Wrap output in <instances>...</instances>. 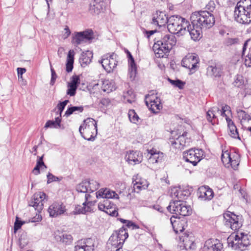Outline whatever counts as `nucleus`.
I'll list each match as a JSON object with an SVG mask.
<instances>
[{"instance_id": "obj_20", "label": "nucleus", "mask_w": 251, "mask_h": 251, "mask_svg": "<svg viewBox=\"0 0 251 251\" xmlns=\"http://www.w3.org/2000/svg\"><path fill=\"white\" fill-rule=\"evenodd\" d=\"M126 53L127 57L128 58L129 68L128 75L131 80H133L136 75V65L135 63L134 58L133 57L131 53L127 50H126Z\"/></svg>"}, {"instance_id": "obj_22", "label": "nucleus", "mask_w": 251, "mask_h": 251, "mask_svg": "<svg viewBox=\"0 0 251 251\" xmlns=\"http://www.w3.org/2000/svg\"><path fill=\"white\" fill-rule=\"evenodd\" d=\"M223 67L220 64H213L208 66L206 74L212 78L219 77L223 73Z\"/></svg>"}, {"instance_id": "obj_61", "label": "nucleus", "mask_w": 251, "mask_h": 251, "mask_svg": "<svg viewBox=\"0 0 251 251\" xmlns=\"http://www.w3.org/2000/svg\"><path fill=\"white\" fill-rule=\"evenodd\" d=\"M233 239L235 243V250L240 249L242 248L241 244H240V240L238 234H236L233 236Z\"/></svg>"}, {"instance_id": "obj_63", "label": "nucleus", "mask_w": 251, "mask_h": 251, "mask_svg": "<svg viewBox=\"0 0 251 251\" xmlns=\"http://www.w3.org/2000/svg\"><path fill=\"white\" fill-rule=\"evenodd\" d=\"M143 187V186L142 185L141 183L136 182L135 183H133L132 191L138 193L142 189Z\"/></svg>"}, {"instance_id": "obj_54", "label": "nucleus", "mask_w": 251, "mask_h": 251, "mask_svg": "<svg viewBox=\"0 0 251 251\" xmlns=\"http://www.w3.org/2000/svg\"><path fill=\"white\" fill-rule=\"evenodd\" d=\"M69 102V100H65L62 102H60L57 105V109L59 112V115H61V113L64 110L66 105Z\"/></svg>"}, {"instance_id": "obj_34", "label": "nucleus", "mask_w": 251, "mask_h": 251, "mask_svg": "<svg viewBox=\"0 0 251 251\" xmlns=\"http://www.w3.org/2000/svg\"><path fill=\"white\" fill-rule=\"evenodd\" d=\"M43 157L44 154L40 157H38L36 165L33 170V173L35 175H37L40 174V169L42 168V167L47 168V166L43 161Z\"/></svg>"}, {"instance_id": "obj_30", "label": "nucleus", "mask_w": 251, "mask_h": 251, "mask_svg": "<svg viewBox=\"0 0 251 251\" xmlns=\"http://www.w3.org/2000/svg\"><path fill=\"white\" fill-rule=\"evenodd\" d=\"M227 124L230 136L232 138L240 139L237 128L233 121L230 118H227Z\"/></svg>"}, {"instance_id": "obj_1", "label": "nucleus", "mask_w": 251, "mask_h": 251, "mask_svg": "<svg viewBox=\"0 0 251 251\" xmlns=\"http://www.w3.org/2000/svg\"><path fill=\"white\" fill-rule=\"evenodd\" d=\"M176 39L173 34H166L154 43L153 50L157 57L162 58L176 45Z\"/></svg>"}, {"instance_id": "obj_44", "label": "nucleus", "mask_w": 251, "mask_h": 251, "mask_svg": "<svg viewBox=\"0 0 251 251\" xmlns=\"http://www.w3.org/2000/svg\"><path fill=\"white\" fill-rule=\"evenodd\" d=\"M170 142L173 147L176 149H182L183 148L181 143H179L178 137H174L170 139Z\"/></svg>"}, {"instance_id": "obj_17", "label": "nucleus", "mask_w": 251, "mask_h": 251, "mask_svg": "<svg viewBox=\"0 0 251 251\" xmlns=\"http://www.w3.org/2000/svg\"><path fill=\"white\" fill-rule=\"evenodd\" d=\"M214 192L208 186H202L199 188L197 192L198 199L201 201H209L214 197Z\"/></svg>"}, {"instance_id": "obj_41", "label": "nucleus", "mask_w": 251, "mask_h": 251, "mask_svg": "<svg viewBox=\"0 0 251 251\" xmlns=\"http://www.w3.org/2000/svg\"><path fill=\"white\" fill-rule=\"evenodd\" d=\"M245 82V81L243 76L241 75H238L236 76V78L234 81L233 84L235 87L242 88L244 86Z\"/></svg>"}, {"instance_id": "obj_5", "label": "nucleus", "mask_w": 251, "mask_h": 251, "mask_svg": "<svg viewBox=\"0 0 251 251\" xmlns=\"http://www.w3.org/2000/svg\"><path fill=\"white\" fill-rule=\"evenodd\" d=\"M79 131L84 139L93 141L97 135V122L92 118H87L80 126Z\"/></svg>"}, {"instance_id": "obj_48", "label": "nucleus", "mask_w": 251, "mask_h": 251, "mask_svg": "<svg viewBox=\"0 0 251 251\" xmlns=\"http://www.w3.org/2000/svg\"><path fill=\"white\" fill-rule=\"evenodd\" d=\"M110 201L108 200H104L103 203H99L98 204V208L100 211H104L107 207L110 206Z\"/></svg>"}, {"instance_id": "obj_15", "label": "nucleus", "mask_w": 251, "mask_h": 251, "mask_svg": "<svg viewBox=\"0 0 251 251\" xmlns=\"http://www.w3.org/2000/svg\"><path fill=\"white\" fill-rule=\"evenodd\" d=\"M94 240L91 238L79 241L75 246V251H94Z\"/></svg>"}, {"instance_id": "obj_55", "label": "nucleus", "mask_w": 251, "mask_h": 251, "mask_svg": "<svg viewBox=\"0 0 251 251\" xmlns=\"http://www.w3.org/2000/svg\"><path fill=\"white\" fill-rule=\"evenodd\" d=\"M24 223L25 222L24 221L19 220V218L16 217L14 226V232L16 233V231L21 227L22 226Z\"/></svg>"}, {"instance_id": "obj_10", "label": "nucleus", "mask_w": 251, "mask_h": 251, "mask_svg": "<svg viewBox=\"0 0 251 251\" xmlns=\"http://www.w3.org/2000/svg\"><path fill=\"white\" fill-rule=\"evenodd\" d=\"M117 55L115 53L106 54L102 57L100 63L107 73H110L117 65Z\"/></svg>"}, {"instance_id": "obj_42", "label": "nucleus", "mask_w": 251, "mask_h": 251, "mask_svg": "<svg viewBox=\"0 0 251 251\" xmlns=\"http://www.w3.org/2000/svg\"><path fill=\"white\" fill-rule=\"evenodd\" d=\"M86 205L84 204V202L82 204V206L81 205H77L75 206V210L73 211L74 214H85L86 212H88L86 210Z\"/></svg>"}, {"instance_id": "obj_9", "label": "nucleus", "mask_w": 251, "mask_h": 251, "mask_svg": "<svg viewBox=\"0 0 251 251\" xmlns=\"http://www.w3.org/2000/svg\"><path fill=\"white\" fill-rule=\"evenodd\" d=\"M224 224L227 227L232 230L236 231L242 226V224L239 222V216L234 213L227 211L224 214Z\"/></svg>"}, {"instance_id": "obj_26", "label": "nucleus", "mask_w": 251, "mask_h": 251, "mask_svg": "<svg viewBox=\"0 0 251 251\" xmlns=\"http://www.w3.org/2000/svg\"><path fill=\"white\" fill-rule=\"evenodd\" d=\"M121 241L112 234L107 243L106 251H115L117 249H121L124 243H121Z\"/></svg>"}, {"instance_id": "obj_58", "label": "nucleus", "mask_w": 251, "mask_h": 251, "mask_svg": "<svg viewBox=\"0 0 251 251\" xmlns=\"http://www.w3.org/2000/svg\"><path fill=\"white\" fill-rule=\"evenodd\" d=\"M50 71H51V80L50 82V84L51 85H53L54 84V82L55 81V80L57 78V75L55 73V72L53 68L52 67L51 64L50 63Z\"/></svg>"}, {"instance_id": "obj_33", "label": "nucleus", "mask_w": 251, "mask_h": 251, "mask_svg": "<svg viewBox=\"0 0 251 251\" xmlns=\"http://www.w3.org/2000/svg\"><path fill=\"white\" fill-rule=\"evenodd\" d=\"M103 91L109 93L115 89L114 82L109 80H105L103 81L101 86Z\"/></svg>"}, {"instance_id": "obj_21", "label": "nucleus", "mask_w": 251, "mask_h": 251, "mask_svg": "<svg viewBox=\"0 0 251 251\" xmlns=\"http://www.w3.org/2000/svg\"><path fill=\"white\" fill-rule=\"evenodd\" d=\"M169 18L167 17L165 13L161 11H156L153 15L151 23L153 25L159 26H162L168 23Z\"/></svg>"}, {"instance_id": "obj_3", "label": "nucleus", "mask_w": 251, "mask_h": 251, "mask_svg": "<svg viewBox=\"0 0 251 251\" xmlns=\"http://www.w3.org/2000/svg\"><path fill=\"white\" fill-rule=\"evenodd\" d=\"M190 19L192 24L199 25L205 30L212 27L215 22L214 15L206 10L193 13Z\"/></svg>"}, {"instance_id": "obj_38", "label": "nucleus", "mask_w": 251, "mask_h": 251, "mask_svg": "<svg viewBox=\"0 0 251 251\" xmlns=\"http://www.w3.org/2000/svg\"><path fill=\"white\" fill-rule=\"evenodd\" d=\"M88 183L87 180H85L77 185L76 190L78 192L80 193H88Z\"/></svg>"}, {"instance_id": "obj_59", "label": "nucleus", "mask_w": 251, "mask_h": 251, "mask_svg": "<svg viewBox=\"0 0 251 251\" xmlns=\"http://www.w3.org/2000/svg\"><path fill=\"white\" fill-rule=\"evenodd\" d=\"M105 192L106 193L105 195L104 196L105 199H106V200L108 199H111L114 198L115 196H118L117 194L114 191H111L109 189L105 188Z\"/></svg>"}, {"instance_id": "obj_36", "label": "nucleus", "mask_w": 251, "mask_h": 251, "mask_svg": "<svg viewBox=\"0 0 251 251\" xmlns=\"http://www.w3.org/2000/svg\"><path fill=\"white\" fill-rule=\"evenodd\" d=\"M83 107L82 106H72L68 108L67 110L65 113L64 115L66 116V117H68L75 112L81 113L83 111Z\"/></svg>"}, {"instance_id": "obj_60", "label": "nucleus", "mask_w": 251, "mask_h": 251, "mask_svg": "<svg viewBox=\"0 0 251 251\" xmlns=\"http://www.w3.org/2000/svg\"><path fill=\"white\" fill-rule=\"evenodd\" d=\"M147 157L148 161L149 164H153L154 163H156L153 152H151V150L149 151L147 154Z\"/></svg>"}, {"instance_id": "obj_12", "label": "nucleus", "mask_w": 251, "mask_h": 251, "mask_svg": "<svg viewBox=\"0 0 251 251\" xmlns=\"http://www.w3.org/2000/svg\"><path fill=\"white\" fill-rule=\"evenodd\" d=\"M46 197V195L43 192L36 193L33 195L29 201L28 205L33 207L35 210L40 212L43 208L44 201Z\"/></svg>"}, {"instance_id": "obj_50", "label": "nucleus", "mask_w": 251, "mask_h": 251, "mask_svg": "<svg viewBox=\"0 0 251 251\" xmlns=\"http://www.w3.org/2000/svg\"><path fill=\"white\" fill-rule=\"evenodd\" d=\"M44 127L45 128H59L61 127L59 125H56V123L55 121H51V120H49L46 122Z\"/></svg>"}, {"instance_id": "obj_45", "label": "nucleus", "mask_w": 251, "mask_h": 251, "mask_svg": "<svg viewBox=\"0 0 251 251\" xmlns=\"http://www.w3.org/2000/svg\"><path fill=\"white\" fill-rule=\"evenodd\" d=\"M237 113L239 118L242 120L249 121L251 119L250 116L243 110L237 109Z\"/></svg>"}, {"instance_id": "obj_16", "label": "nucleus", "mask_w": 251, "mask_h": 251, "mask_svg": "<svg viewBox=\"0 0 251 251\" xmlns=\"http://www.w3.org/2000/svg\"><path fill=\"white\" fill-rule=\"evenodd\" d=\"M66 211V206L61 201L54 202L50 206L48 209L50 216L52 217H57L58 216L61 215Z\"/></svg>"}, {"instance_id": "obj_29", "label": "nucleus", "mask_w": 251, "mask_h": 251, "mask_svg": "<svg viewBox=\"0 0 251 251\" xmlns=\"http://www.w3.org/2000/svg\"><path fill=\"white\" fill-rule=\"evenodd\" d=\"M112 234L119 239V240H121V243H124L128 237L126 228L124 226L121 227L118 230L116 231Z\"/></svg>"}, {"instance_id": "obj_8", "label": "nucleus", "mask_w": 251, "mask_h": 251, "mask_svg": "<svg viewBox=\"0 0 251 251\" xmlns=\"http://www.w3.org/2000/svg\"><path fill=\"white\" fill-rule=\"evenodd\" d=\"M221 160L226 167L228 168L231 166L233 170H235L240 163V156L239 154L235 152L230 153L228 151H223Z\"/></svg>"}, {"instance_id": "obj_14", "label": "nucleus", "mask_w": 251, "mask_h": 251, "mask_svg": "<svg viewBox=\"0 0 251 251\" xmlns=\"http://www.w3.org/2000/svg\"><path fill=\"white\" fill-rule=\"evenodd\" d=\"M145 102L149 108L154 113H157L162 108L160 99L155 95L146 96Z\"/></svg>"}, {"instance_id": "obj_51", "label": "nucleus", "mask_w": 251, "mask_h": 251, "mask_svg": "<svg viewBox=\"0 0 251 251\" xmlns=\"http://www.w3.org/2000/svg\"><path fill=\"white\" fill-rule=\"evenodd\" d=\"M47 178L48 184L50 183L51 182L54 181H60L61 180V178L57 177L50 173H49L47 175Z\"/></svg>"}, {"instance_id": "obj_27", "label": "nucleus", "mask_w": 251, "mask_h": 251, "mask_svg": "<svg viewBox=\"0 0 251 251\" xmlns=\"http://www.w3.org/2000/svg\"><path fill=\"white\" fill-rule=\"evenodd\" d=\"M104 8V2L102 0H92L89 6V11L93 14H98Z\"/></svg>"}, {"instance_id": "obj_47", "label": "nucleus", "mask_w": 251, "mask_h": 251, "mask_svg": "<svg viewBox=\"0 0 251 251\" xmlns=\"http://www.w3.org/2000/svg\"><path fill=\"white\" fill-rule=\"evenodd\" d=\"M183 222H179L177 224L173 226V229L176 233L178 234L179 233H181L183 231L184 228L183 226Z\"/></svg>"}, {"instance_id": "obj_39", "label": "nucleus", "mask_w": 251, "mask_h": 251, "mask_svg": "<svg viewBox=\"0 0 251 251\" xmlns=\"http://www.w3.org/2000/svg\"><path fill=\"white\" fill-rule=\"evenodd\" d=\"M27 243L26 233L23 232L19 238V246L21 249H23L27 244Z\"/></svg>"}, {"instance_id": "obj_13", "label": "nucleus", "mask_w": 251, "mask_h": 251, "mask_svg": "<svg viewBox=\"0 0 251 251\" xmlns=\"http://www.w3.org/2000/svg\"><path fill=\"white\" fill-rule=\"evenodd\" d=\"M199 63V58L196 54H189L182 60V65L189 69L192 73L195 72L198 68L197 64Z\"/></svg>"}, {"instance_id": "obj_46", "label": "nucleus", "mask_w": 251, "mask_h": 251, "mask_svg": "<svg viewBox=\"0 0 251 251\" xmlns=\"http://www.w3.org/2000/svg\"><path fill=\"white\" fill-rule=\"evenodd\" d=\"M151 152H153L156 163L162 162L163 158L162 152L153 150H151Z\"/></svg>"}, {"instance_id": "obj_52", "label": "nucleus", "mask_w": 251, "mask_h": 251, "mask_svg": "<svg viewBox=\"0 0 251 251\" xmlns=\"http://www.w3.org/2000/svg\"><path fill=\"white\" fill-rule=\"evenodd\" d=\"M68 89L67 91V94L70 96H74L76 94V91L77 88L75 86L71 85L68 84Z\"/></svg>"}, {"instance_id": "obj_57", "label": "nucleus", "mask_w": 251, "mask_h": 251, "mask_svg": "<svg viewBox=\"0 0 251 251\" xmlns=\"http://www.w3.org/2000/svg\"><path fill=\"white\" fill-rule=\"evenodd\" d=\"M187 133L186 132H184L183 133V134L182 135L177 136L178 138V140H179V143H181L183 148L186 145V136L187 135Z\"/></svg>"}, {"instance_id": "obj_62", "label": "nucleus", "mask_w": 251, "mask_h": 251, "mask_svg": "<svg viewBox=\"0 0 251 251\" xmlns=\"http://www.w3.org/2000/svg\"><path fill=\"white\" fill-rule=\"evenodd\" d=\"M206 9L208 10L207 12H213L215 8V3L213 0H210L206 5Z\"/></svg>"}, {"instance_id": "obj_4", "label": "nucleus", "mask_w": 251, "mask_h": 251, "mask_svg": "<svg viewBox=\"0 0 251 251\" xmlns=\"http://www.w3.org/2000/svg\"><path fill=\"white\" fill-rule=\"evenodd\" d=\"M189 25V22L178 16H172L169 18L167 28L173 34L183 35L186 33V27Z\"/></svg>"}, {"instance_id": "obj_7", "label": "nucleus", "mask_w": 251, "mask_h": 251, "mask_svg": "<svg viewBox=\"0 0 251 251\" xmlns=\"http://www.w3.org/2000/svg\"><path fill=\"white\" fill-rule=\"evenodd\" d=\"M203 151L201 149L192 148L183 152V158L195 166L202 159Z\"/></svg>"}, {"instance_id": "obj_31", "label": "nucleus", "mask_w": 251, "mask_h": 251, "mask_svg": "<svg viewBox=\"0 0 251 251\" xmlns=\"http://www.w3.org/2000/svg\"><path fill=\"white\" fill-rule=\"evenodd\" d=\"M74 51L70 50L68 54L67 62L66 64V70L68 73L72 71L74 64Z\"/></svg>"}, {"instance_id": "obj_25", "label": "nucleus", "mask_w": 251, "mask_h": 251, "mask_svg": "<svg viewBox=\"0 0 251 251\" xmlns=\"http://www.w3.org/2000/svg\"><path fill=\"white\" fill-rule=\"evenodd\" d=\"M203 250V251H222V245L217 240L209 239L205 242Z\"/></svg>"}, {"instance_id": "obj_23", "label": "nucleus", "mask_w": 251, "mask_h": 251, "mask_svg": "<svg viewBox=\"0 0 251 251\" xmlns=\"http://www.w3.org/2000/svg\"><path fill=\"white\" fill-rule=\"evenodd\" d=\"M54 238L57 242L65 245L71 244L73 240V237L71 234H66L59 231L54 233Z\"/></svg>"}, {"instance_id": "obj_18", "label": "nucleus", "mask_w": 251, "mask_h": 251, "mask_svg": "<svg viewBox=\"0 0 251 251\" xmlns=\"http://www.w3.org/2000/svg\"><path fill=\"white\" fill-rule=\"evenodd\" d=\"M125 159L131 165L139 164L143 159L142 153L138 151H130L127 152Z\"/></svg>"}, {"instance_id": "obj_6", "label": "nucleus", "mask_w": 251, "mask_h": 251, "mask_svg": "<svg viewBox=\"0 0 251 251\" xmlns=\"http://www.w3.org/2000/svg\"><path fill=\"white\" fill-rule=\"evenodd\" d=\"M167 209L172 213L183 216H188L192 212L191 207L187 205L186 201H182L180 200L170 201Z\"/></svg>"}, {"instance_id": "obj_43", "label": "nucleus", "mask_w": 251, "mask_h": 251, "mask_svg": "<svg viewBox=\"0 0 251 251\" xmlns=\"http://www.w3.org/2000/svg\"><path fill=\"white\" fill-rule=\"evenodd\" d=\"M168 81L170 83L176 87H178L179 89H182L183 88L184 85H185V82L179 79L176 80H172L169 78L168 79Z\"/></svg>"}, {"instance_id": "obj_40", "label": "nucleus", "mask_w": 251, "mask_h": 251, "mask_svg": "<svg viewBox=\"0 0 251 251\" xmlns=\"http://www.w3.org/2000/svg\"><path fill=\"white\" fill-rule=\"evenodd\" d=\"M128 115L130 122L134 124H137L140 120L139 116L133 109L129 110Z\"/></svg>"}, {"instance_id": "obj_28", "label": "nucleus", "mask_w": 251, "mask_h": 251, "mask_svg": "<svg viewBox=\"0 0 251 251\" xmlns=\"http://www.w3.org/2000/svg\"><path fill=\"white\" fill-rule=\"evenodd\" d=\"M93 53L91 51L87 50L83 52L79 58V62L82 67H85L91 62Z\"/></svg>"}, {"instance_id": "obj_24", "label": "nucleus", "mask_w": 251, "mask_h": 251, "mask_svg": "<svg viewBox=\"0 0 251 251\" xmlns=\"http://www.w3.org/2000/svg\"><path fill=\"white\" fill-rule=\"evenodd\" d=\"M179 238L180 240L179 246L181 248L186 250L194 249V241L190 239L188 234L186 233H183V235H180Z\"/></svg>"}, {"instance_id": "obj_37", "label": "nucleus", "mask_w": 251, "mask_h": 251, "mask_svg": "<svg viewBox=\"0 0 251 251\" xmlns=\"http://www.w3.org/2000/svg\"><path fill=\"white\" fill-rule=\"evenodd\" d=\"M87 181L88 183V192L92 193L95 191H96L97 189H98L100 187V184L99 183L94 180H87Z\"/></svg>"}, {"instance_id": "obj_35", "label": "nucleus", "mask_w": 251, "mask_h": 251, "mask_svg": "<svg viewBox=\"0 0 251 251\" xmlns=\"http://www.w3.org/2000/svg\"><path fill=\"white\" fill-rule=\"evenodd\" d=\"M238 234L240 238L242 248L248 247L250 244V240L248 234H245L243 232H240Z\"/></svg>"}, {"instance_id": "obj_49", "label": "nucleus", "mask_w": 251, "mask_h": 251, "mask_svg": "<svg viewBox=\"0 0 251 251\" xmlns=\"http://www.w3.org/2000/svg\"><path fill=\"white\" fill-rule=\"evenodd\" d=\"M80 83L79 76L77 75H73L71 78L70 82L68 83V84L75 86L78 87L79 84Z\"/></svg>"}, {"instance_id": "obj_11", "label": "nucleus", "mask_w": 251, "mask_h": 251, "mask_svg": "<svg viewBox=\"0 0 251 251\" xmlns=\"http://www.w3.org/2000/svg\"><path fill=\"white\" fill-rule=\"evenodd\" d=\"M93 31L91 29H88L82 32H75L72 37V43L74 44L75 46H77L87 40L92 39L93 38Z\"/></svg>"}, {"instance_id": "obj_32", "label": "nucleus", "mask_w": 251, "mask_h": 251, "mask_svg": "<svg viewBox=\"0 0 251 251\" xmlns=\"http://www.w3.org/2000/svg\"><path fill=\"white\" fill-rule=\"evenodd\" d=\"M220 109L218 107H212L209 109L206 113V117L208 122L214 125L215 123V120L216 119V112H218Z\"/></svg>"}, {"instance_id": "obj_53", "label": "nucleus", "mask_w": 251, "mask_h": 251, "mask_svg": "<svg viewBox=\"0 0 251 251\" xmlns=\"http://www.w3.org/2000/svg\"><path fill=\"white\" fill-rule=\"evenodd\" d=\"M239 43V40L237 38H227L225 41V44L226 46H232L233 45L238 44Z\"/></svg>"}, {"instance_id": "obj_56", "label": "nucleus", "mask_w": 251, "mask_h": 251, "mask_svg": "<svg viewBox=\"0 0 251 251\" xmlns=\"http://www.w3.org/2000/svg\"><path fill=\"white\" fill-rule=\"evenodd\" d=\"M105 212L113 217H117L118 215V211L115 209H113L111 206H110V208L107 207L105 211Z\"/></svg>"}, {"instance_id": "obj_2", "label": "nucleus", "mask_w": 251, "mask_h": 251, "mask_svg": "<svg viewBox=\"0 0 251 251\" xmlns=\"http://www.w3.org/2000/svg\"><path fill=\"white\" fill-rule=\"evenodd\" d=\"M234 20L242 24L251 23V0L238 1L234 11Z\"/></svg>"}, {"instance_id": "obj_19", "label": "nucleus", "mask_w": 251, "mask_h": 251, "mask_svg": "<svg viewBox=\"0 0 251 251\" xmlns=\"http://www.w3.org/2000/svg\"><path fill=\"white\" fill-rule=\"evenodd\" d=\"M203 29L199 25H192L189 24L186 27V33H189L192 39L194 41L199 40L202 36V30Z\"/></svg>"}, {"instance_id": "obj_64", "label": "nucleus", "mask_w": 251, "mask_h": 251, "mask_svg": "<svg viewBox=\"0 0 251 251\" xmlns=\"http://www.w3.org/2000/svg\"><path fill=\"white\" fill-rule=\"evenodd\" d=\"M245 65L247 67H251V53L247 55L244 60Z\"/></svg>"}]
</instances>
